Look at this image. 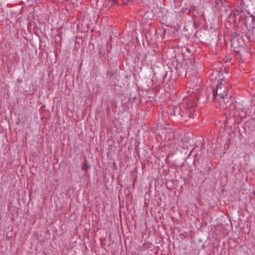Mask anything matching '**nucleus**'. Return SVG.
<instances>
[{"label": "nucleus", "instance_id": "1", "mask_svg": "<svg viewBox=\"0 0 255 255\" xmlns=\"http://www.w3.org/2000/svg\"><path fill=\"white\" fill-rule=\"evenodd\" d=\"M214 101L219 104L218 108H222V103L223 101V89L221 79L218 82L216 91H213Z\"/></svg>", "mask_w": 255, "mask_h": 255}, {"label": "nucleus", "instance_id": "2", "mask_svg": "<svg viewBox=\"0 0 255 255\" xmlns=\"http://www.w3.org/2000/svg\"><path fill=\"white\" fill-rule=\"evenodd\" d=\"M246 23L248 30L249 39L251 41H255V23H254L253 18L247 19Z\"/></svg>", "mask_w": 255, "mask_h": 255}, {"label": "nucleus", "instance_id": "3", "mask_svg": "<svg viewBox=\"0 0 255 255\" xmlns=\"http://www.w3.org/2000/svg\"><path fill=\"white\" fill-rule=\"evenodd\" d=\"M225 11L227 13L228 15V17L226 19V22H228L229 25H233L235 27V24L236 21V16L237 15H239V12H234L230 8H229L227 10L225 9Z\"/></svg>", "mask_w": 255, "mask_h": 255}, {"label": "nucleus", "instance_id": "4", "mask_svg": "<svg viewBox=\"0 0 255 255\" xmlns=\"http://www.w3.org/2000/svg\"><path fill=\"white\" fill-rule=\"evenodd\" d=\"M244 41L242 37L238 36L233 38L232 42V47L238 48L244 47Z\"/></svg>", "mask_w": 255, "mask_h": 255}, {"label": "nucleus", "instance_id": "5", "mask_svg": "<svg viewBox=\"0 0 255 255\" xmlns=\"http://www.w3.org/2000/svg\"><path fill=\"white\" fill-rule=\"evenodd\" d=\"M118 0H106V6L108 7H110L113 5L116 4L118 3Z\"/></svg>", "mask_w": 255, "mask_h": 255}, {"label": "nucleus", "instance_id": "6", "mask_svg": "<svg viewBox=\"0 0 255 255\" xmlns=\"http://www.w3.org/2000/svg\"><path fill=\"white\" fill-rule=\"evenodd\" d=\"M226 60H225V59H224V62L226 61V62H228V61H230L231 59V58L230 57H226Z\"/></svg>", "mask_w": 255, "mask_h": 255}, {"label": "nucleus", "instance_id": "7", "mask_svg": "<svg viewBox=\"0 0 255 255\" xmlns=\"http://www.w3.org/2000/svg\"><path fill=\"white\" fill-rule=\"evenodd\" d=\"M224 73H229V68L225 67L224 68Z\"/></svg>", "mask_w": 255, "mask_h": 255}, {"label": "nucleus", "instance_id": "8", "mask_svg": "<svg viewBox=\"0 0 255 255\" xmlns=\"http://www.w3.org/2000/svg\"><path fill=\"white\" fill-rule=\"evenodd\" d=\"M214 74H216V75H219L220 76L221 74L220 73H218V72H216L215 73H214Z\"/></svg>", "mask_w": 255, "mask_h": 255}, {"label": "nucleus", "instance_id": "9", "mask_svg": "<svg viewBox=\"0 0 255 255\" xmlns=\"http://www.w3.org/2000/svg\"><path fill=\"white\" fill-rule=\"evenodd\" d=\"M231 101H231V105H232V104H233V102H234V100L233 99H232L231 100Z\"/></svg>", "mask_w": 255, "mask_h": 255}, {"label": "nucleus", "instance_id": "10", "mask_svg": "<svg viewBox=\"0 0 255 255\" xmlns=\"http://www.w3.org/2000/svg\"><path fill=\"white\" fill-rule=\"evenodd\" d=\"M253 194L255 195V190L253 192Z\"/></svg>", "mask_w": 255, "mask_h": 255}]
</instances>
